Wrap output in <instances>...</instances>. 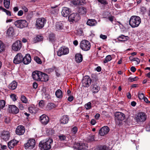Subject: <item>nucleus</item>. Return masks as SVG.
Instances as JSON below:
<instances>
[{
    "instance_id": "2",
    "label": "nucleus",
    "mask_w": 150,
    "mask_h": 150,
    "mask_svg": "<svg viewBox=\"0 0 150 150\" xmlns=\"http://www.w3.org/2000/svg\"><path fill=\"white\" fill-rule=\"evenodd\" d=\"M141 22L140 18L138 16H132L129 20V24L132 28L138 27Z\"/></svg>"
},
{
    "instance_id": "4",
    "label": "nucleus",
    "mask_w": 150,
    "mask_h": 150,
    "mask_svg": "<svg viewBox=\"0 0 150 150\" xmlns=\"http://www.w3.org/2000/svg\"><path fill=\"white\" fill-rule=\"evenodd\" d=\"M90 42L88 40H84L81 41L80 43V47L83 50L87 51L91 48Z\"/></svg>"
},
{
    "instance_id": "41",
    "label": "nucleus",
    "mask_w": 150,
    "mask_h": 150,
    "mask_svg": "<svg viewBox=\"0 0 150 150\" xmlns=\"http://www.w3.org/2000/svg\"><path fill=\"white\" fill-rule=\"evenodd\" d=\"M94 138L95 136L94 134H90L88 137V139L90 142L93 141L95 140Z\"/></svg>"
},
{
    "instance_id": "31",
    "label": "nucleus",
    "mask_w": 150,
    "mask_h": 150,
    "mask_svg": "<svg viewBox=\"0 0 150 150\" xmlns=\"http://www.w3.org/2000/svg\"><path fill=\"white\" fill-rule=\"evenodd\" d=\"M75 60L77 63H80L82 61L83 57L82 55L80 54H77L75 56Z\"/></svg>"
},
{
    "instance_id": "40",
    "label": "nucleus",
    "mask_w": 150,
    "mask_h": 150,
    "mask_svg": "<svg viewBox=\"0 0 150 150\" xmlns=\"http://www.w3.org/2000/svg\"><path fill=\"white\" fill-rule=\"evenodd\" d=\"M5 46L4 44L0 40V53H1L5 50Z\"/></svg>"
},
{
    "instance_id": "48",
    "label": "nucleus",
    "mask_w": 150,
    "mask_h": 150,
    "mask_svg": "<svg viewBox=\"0 0 150 150\" xmlns=\"http://www.w3.org/2000/svg\"><path fill=\"white\" fill-rule=\"evenodd\" d=\"M34 60L38 64H41L42 63L40 59L37 56H35L34 57Z\"/></svg>"
},
{
    "instance_id": "17",
    "label": "nucleus",
    "mask_w": 150,
    "mask_h": 150,
    "mask_svg": "<svg viewBox=\"0 0 150 150\" xmlns=\"http://www.w3.org/2000/svg\"><path fill=\"white\" fill-rule=\"evenodd\" d=\"M42 72L40 71H36L32 73V77L33 79L36 81H40V77Z\"/></svg>"
},
{
    "instance_id": "22",
    "label": "nucleus",
    "mask_w": 150,
    "mask_h": 150,
    "mask_svg": "<svg viewBox=\"0 0 150 150\" xmlns=\"http://www.w3.org/2000/svg\"><path fill=\"white\" fill-rule=\"evenodd\" d=\"M59 10L57 5L51 6L48 9V11L50 13L53 14H57L59 11Z\"/></svg>"
},
{
    "instance_id": "3",
    "label": "nucleus",
    "mask_w": 150,
    "mask_h": 150,
    "mask_svg": "<svg viewBox=\"0 0 150 150\" xmlns=\"http://www.w3.org/2000/svg\"><path fill=\"white\" fill-rule=\"evenodd\" d=\"M115 120L117 125H119L124 120L125 115L123 113L120 112H117L115 113Z\"/></svg>"
},
{
    "instance_id": "15",
    "label": "nucleus",
    "mask_w": 150,
    "mask_h": 150,
    "mask_svg": "<svg viewBox=\"0 0 150 150\" xmlns=\"http://www.w3.org/2000/svg\"><path fill=\"white\" fill-rule=\"evenodd\" d=\"M25 131V128L22 125L18 126L16 130V134L19 135H23L24 134Z\"/></svg>"
},
{
    "instance_id": "64",
    "label": "nucleus",
    "mask_w": 150,
    "mask_h": 150,
    "mask_svg": "<svg viewBox=\"0 0 150 150\" xmlns=\"http://www.w3.org/2000/svg\"><path fill=\"white\" fill-rule=\"evenodd\" d=\"M146 129L147 131H150V124H149L146 126Z\"/></svg>"
},
{
    "instance_id": "10",
    "label": "nucleus",
    "mask_w": 150,
    "mask_h": 150,
    "mask_svg": "<svg viewBox=\"0 0 150 150\" xmlns=\"http://www.w3.org/2000/svg\"><path fill=\"white\" fill-rule=\"evenodd\" d=\"M23 56L20 53L17 54L14 57L13 63L16 64H19L23 62Z\"/></svg>"
},
{
    "instance_id": "61",
    "label": "nucleus",
    "mask_w": 150,
    "mask_h": 150,
    "mask_svg": "<svg viewBox=\"0 0 150 150\" xmlns=\"http://www.w3.org/2000/svg\"><path fill=\"white\" fill-rule=\"evenodd\" d=\"M100 38L103 40H105L107 38V36L106 35L101 34L100 36Z\"/></svg>"
},
{
    "instance_id": "50",
    "label": "nucleus",
    "mask_w": 150,
    "mask_h": 150,
    "mask_svg": "<svg viewBox=\"0 0 150 150\" xmlns=\"http://www.w3.org/2000/svg\"><path fill=\"white\" fill-rule=\"evenodd\" d=\"M5 105V102L4 100H0V108H3Z\"/></svg>"
},
{
    "instance_id": "43",
    "label": "nucleus",
    "mask_w": 150,
    "mask_h": 150,
    "mask_svg": "<svg viewBox=\"0 0 150 150\" xmlns=\"http://www.w3.org/2000/svg\"><path fill=\"white\" fill-rule=\"evenodd\" d=\"M35 108L34 106H30L28 108L30 112L31 113H35Z\"/></svg>"
},
{
    "instance_id": "7",
    "label": "nucleus",
    "mask_w": 150,
    "mask_h": 150,
    "mask_svg": "<svg viewBox=\"0 0 150 150\" xmlns=\"http://www.w3.org/2000/svg\"><path fill=\"white\" fill-rule=\"evenodd\" d=\"M15 24L17 27L21 28L26 27L28 23L25 20H19L15 22Z\"/></svg>"
},
{
    "instance_id": "9",
    "label": "nucleus",
    "mask_w": 150,
    "mask_h": 150,
    "mask_svg": "<svg viewBox=\"0 0 150 150\" xmlns=\"http://www.w3.org/2000/svg\"><path fill=\"white\" fill-rule=\"evenodd\" d=\"M35 144V139H30L28 140L27 142L24 144V146L26 149H32L34 147Z\"/></svg>"
},
{
    "instance_id": "26",
    "label": "nucleus",
    "mask_w": 150,
    "mask_h": 150,
    "mask_svg": "<svg viewBox=\"0 0 150 150\" xmlns=\"http://www.w3.org/2000/svg\"><path fill=\"white\" fill-rule=\"evenodd\" d=\"M100 90V88L98 84L97 83L93 84L92 86V91L93 93H98Z\"/></svg>"
},
{
    "instance_id": "38",
    "label": "nucleus",
    "mask_w": 150,
    "mask_h": 150,
    "mask_svg": "<svg viewBox=\"0 0 150 150\" xmlns=\"http://www.w3.org/2000/svg\"><path fill=\"white\" fill-rule=\"evenodd\" d=\"M13 33V29L12 27L9 28L7 32V34L8 36H11L12 35Z\"/></svg>"
},
{
    "instance_id": "57",
    "label": "nucleus",
    "mask_w": 150,
    "mask_h": 150,
    "mask_svg": "<svg viewBox=\"0 0 150 150\" xmlns=\"http://www.w3.org/2000/svg\"><path fill=\"white\" fill-rule=\"evenodd\" d=\"M7 148L6 145H2L0 144V150H5Z\"/></svg>"
},
{
    "instance_id": "21",
    "label": "nucleus",
    "mask_w": 150,
    "mask_h": 150,
    "mask_svg": "<svg viewBox=\"0 0 150 150\" xmlns=\"http://www.w3.org/2000/svg\"><path fill=\"white\" fill-rule=\"evenodd\" d=\"M71 11V10L67 7H63L61 12V14L64 17H67Z\"/></svg>"
},
{
    "instance_id": "42",
    "label": "nucleus",
    "mask_w": 150,
    "mask_h": 150,
    "mask_svg": "<svg viewBox=\"0 0 150 150\" xmlns=\"http://www.w3.org/2000/svg\"><path fill=\"white\" fill-rule=\"evenodd\" d=\"M47 107L48 109L51 110L55 108V105L54 103H50L48 104Z\"/></svg>"
},
{
    "instance_id": "51",
    "label": "nucleus",
    "mask_w": 150,
    "mask_h": 150,
    "mask_svg": "<svg viewBox=\"0 0 150 150\" xmlns=\"http://www.w3.org/2000/svg\"><path fill=\"white\" fill-rule=\"evenodd\" d=\"M138 97L139 99L142 100L144 98V95L143 93H138Z\"/></svg>"
},
{
    "instance_id": "62",
    "label": "nucleus",
    "mask_w": 150,
    "mask_h": 150,
    "mask_svg": "<svg viewBox=\"0 0 150 150\" xmlns=\"http://www.w3.org/2000/svg\"><path fill=\"white\" fill-rule=\"evenodd\" d=\"M82 146L83 147V150H85L88 149V147L87 146V145L86 144L83 143Z\"/></svg>"
},
{
    "instance_id": "60",
    "label": "nucleus",
    "mask_w": 150,
    "mask_h": 150,
    "mask_svg": "<svg viewBox=\"0 0 150 150\" xmlns=\"http://www.w3.org/2000/svg\"><path fill=\"white\" fill-rule=\"evenodd\" d=\"M108 18L110 21L112 22L114 20V17L112 16H110Z\"/></svg>"
},
{
    "instance_id": "12",
    "label": "nucleus",
    "mask_w": 150,
    "mask_h": 150,
    "mask_svg": "<svg viewBox=\"0 0 150 150\" xmlns=\"http://www.w3.org/2000/svg\"><path fill=\"white\" fill-rule=\"evenodd\" d=\"M80 19L79 15L77 13H73L69 16L68 19L69 21L73 22L77 21Z\"/></svg>"
},
{
    "instance_id": "13",
    "label": "nucleus",
    "mask_w": 150,
    "mask_h": 150,
    "mask_svg": "<svg viewBox=\"0 0 150 150\" xmlns=\"http://www.w3.org/2000/svg\"><path fill=\"white\" fill-rule=\"evenodd\" d=\"M91 80L89 76H85L82 81L83 86L85 87H88L89 86L91 83Z\"/></svg>"
},
{
    "instance_id": "11",
    "label": "nucleus",
    "mask_w": 150,
    "mask_h": 150,
    "mask_svg": "<svg viewBox=\"0 0 150 150\" xmlns=\"http://www.w3.org/2000/svg\"><path fill=\"white\" fill-rule=\"evenodd\" d=\"M10 134L7 130H4L1 133L0 137L1 139L6 141L9 139L10 137Z\"/></svg>"
},
{
    "instance_id": "58",
    "label": "nucleus",
    "mask_w": 150,
    "mask_h": 150,
    "mask_svg": "<svg viewBox=\"0 0 150 150\" xmlns=\"http://www.w3.org/2000/svg\"><path fill=\"white\" fill-rule=\"evenodd\" d=\"M4 12H5L7 15L9 16H11V13L10 11H9L7 10H6V9H4Z\"/></svg>"
},
{
    "instance_id": "45",
    "label": "nucleus",
    "mask_w": 150,
    "mask_h": 150,
    "mask_svg": "<svg viewBox=\"0 0 150 150\" xmlns=\"http://www.w3.org/2000/svg\"><path fill=\"white\" fill-rule=\"evenodd\" d=\"M22 102L25 103H26L28 102V100L24 96H22L21 98Z\"/></svg>"
},
{
    "instance_id": "5",
    "label": "nucleus",
    "mask_w": 150,
    "mask_h": 150,
    "mask_svg": "<svg viewBox=\"0 0 150 150\" xmlns=\"http://www.w3.org/2000/svg\"><path fill=\"white\" fill-rule=\"evenodd\" d=\"M147 117L146 115L143 112H140L137 114L136 117V120L138 123L145 121Z\"/></svg>"
},
{
    "instance_id": "34",
    "label": "nucleus",
    "mask_w": 150,
    "mask_h": 150,
    "mask_svg": "<svg viewBox=\"0 0 150 150\" xmlns=\"http://www.w3.org/2000/svg\"><path fill=\"white\" fill-rule=\"evenodd\" d=\"M78 12L81 14H85L87 12L86 9L83 7H81L78 9Z\"/></svg>"
},
{
    "instance_id": "56",
    "label": "nucleus",
    "mask_w": 150,
    "mask_h": 150,
    "mask_svg": "<svg viewBox=\"0 0 150 150\" xmlns=\"http://www.w3.org/2000/svg\"><path fill=\"white\" fill-rule=\"evenodd\" d=\"M10 97L13 101L16 100V95L14 94H12L11 95Z\"/></svg>"
},
{
    "instance_id": "44",
    "label": "nucleus",
    "mask_w": 150,
    "mask_h": 150,
    "mask_svg": "<svg viewBox=\"0 0 150 150\" xmlns=\"http://www.w3.org/2000/svg\"><path fill=\"white\" fill-rule=\"evenodd\" d=\"M112 59L111 56L110 55L107 56L105 59L104 60L103 62L104 63H107L108 62L110 61Z\"/></svg>"
},
{
    "instance_id": "59",
    "label": "nucleus",
    "mask_w": 150,
    "mask_h": 150,
    "mask_svg": "<svg viewBox=\"0 0 150 150\" xmlns=\"http://www.w3.org/2000/svg\"><path fill=\"white\" fill-rule=\"evenodd\" d=\"M99 150H107L106 146H100L99 148Z\"/></svg>"
},
{
    "instance_id": "54",
    "label": "nucleus",
    "mask_w": 150,
    "mask_h": 150,
    "mask_svg": "<svg viewBox=\"0 0 150 150\" xmlns=\"http://www.w3.org/2000/svg\"><path fill=\"white\" fill-rule=\"evenodd\" d=\"M138 79V78L137 77H135L133 78L129 77V78L128 80L130 82H132L133 81H137V80Z\"/></svg>"
},
{
    "instance_id": "49",
    "label": "nucleus",
    "mask_w": 150,
    "mask_h": 150,
    "mask_svg": "<svg viewBox=\"0 0 150 150\" xmlns=\"http://www.w3.org/2000/svg\"><path fill=\"white\" fill-rule=\"evenodd\" d=\"M55 69V67H53L51 68L46 69V72L48 73H50L52 72Z\"/></svg>"
},
{
    "instance_id": "36",
    "label": "nucleus",
    "mask_w": 150,
    "mask_h": 150,
    "mask_svg": "<svg viewBox=\"0 0 150 150\" xmlns=\"http://www.w3.org/2000/svg\"><path fill=\"white\" fill-rule=\"evenodd\" d=\"M49 41L53 43L55 40L54 35L53 33L50 34L49 36Z\"/></svg>"
},
{
    "instance_id": "29",
    "label": "nucleus",
    "mask_w": 150,
    "mask_h": 150,
    "mask_svg": "<svg viewBox=\"0 0 150 150\" xmlns=\"http://www.w3.org/2000/svg\"><path fill=\"white\" fill-rule=\"evenodd\" d=\"M97 23L96 21L93 19H89L87 22V24L90 26H94Z\"/></svg>"
},
{
    "instance_id": "37",
    "label": "nucleus",
    "mask_w": 150,
    "mask_h": 150,
    "mask_svg": "<svg viewBox=\"0 0 150 150\" xmlns=\"http://www.w3.org/2000/svg\"><path fill=\"white\" fill-rule=\"evenodd\" d=\"M10 3V0H4V4L5 7L7 9H8Z\"/></svg>"
},
{
    "instance_id": "46",
    "label": "nucleus",
    "mask_w": 150,
    "mask_h": 150,
    "mask_svg": "<svg viewBox=\"0 0 150 150\" xmlns=\"http://www.w3.org/2000/svg\"><path fill=\"white\" fill-rule=\"evenodd\" d=\"M78 128L76 127H74L71 129V134H75L77 132Z\"/></svg>"
},
{
    "instance_id": "35",
    "label": "nucleus",
    "mask_w": 150,
    "mask_h": 150,
    "mask_svg": "<svg viewBox=\"0 0 150 150\" xmlns=\"http://www.w3.org/2000/svg\"><path fill=\"white\" fill-rule=\"evenodd\" d=\"M83 143H77L74 145V147L79 150H83Z\"/></svg>"
},
{
    "instance_id": "53",
    "label": "nucleus",
    "mask_w": 150,
    "mask_h": 150,
    "mask_svg": "<svg viewBox=\"0 0 150 150\" xmlns=\"http://www.w3.org/2000/svg\"><path fill=\"white\" fill-rule=\"evenodd\" d=\"M59 139L61 141H64L66 139V137L63 134H61L58 136Z\"/></svg>"
},
{
    "instance_id": "27",
    "label": "nucleus",
    "mask_w": 150,
    "mask_h": 150,
    "mask_svg": "<svg viewBox=\"0 0 150 150\" xmlns=\"http://www.w3.org/2000/svg\"><path fill=\"white\" fill-rule=\"evenodd\" d=\"M18 143V141L14 139L12 140L8 143V146L11 149L13 148Z\"/></svg>"
},
{
    "instance_id": "55",
    "label": "nucleus",
    "mask_w": 150,
    "mask_h": 150,
    "mask_svg": "<svg viewBox=\"0 0 150 150\" xmlns=\"http://www.w3.org/2000/svg\"><path fill=\"white\" fill-rule=\"evenodd\" d=\"M98 1L102 4L103 5H106L108 4V2L106 1L105 0H98Z\"/></svg>"
},
{
    "instance_id": "18",
    "label": "nucleus",
    "mask_w": 150,
    "mask_h": 150,
    "mask_svg": "<svg viewBox=\"0 0 150 150\" xmlns=\"http://www.w3.org/2000/svg\"><path fill=\"white\" fill-rule=\"evenodd\" d=\"M109 128L106 126L102 127L99 130V133L102 136H103L107 134L109 131Z\"/></svg>"
},
{
    "instance_id": "28",
    "label": "nucleus",
    "mask_w": 150,
    "mask_h": 150,
    "mask_svg": "<svg viewBox=\"0 0 150 150\" xmlns=\"http://www.w3.org/2000/svg\"><path fill=\"white\" fill-rule=\"evenodd\" d=\"M17 85V82L14 81L9 85L8 87L10 89L14 90L16 89Z\"/></svg>"
},
{
    "instance_id": "1",
    "label": "nucleus",
    "mask_w": 150,
    "mask_h": 150,
    "mask_svg": "<svg viewBox=\"0 0 150 150\" xmlns=\"http://www.w3.org/2000/svg\"><path fill=\"white\" fill-rule=\"evenodd\" d=\"M52 139H46L45 140L40 142L39 144V146L42 150H47L51 149L53 143Z\"/></svg>"
},
{
    "instance_id": "25",
    "label": "nucleus",
    "mask_w": 150,
    "mask_h": 150,
    "mask_svg": "<svg viewBox=\"0 0 150 150\" xmlns=\"http://www.w3.org/2000/svg\"><path fill=\"white\" fill-rule=\"evenodd\" d=\"M40 81H41L46 82L49 80L48 75L45 73L42 72V74H41L40 77Z\"/></svg>"
},
{
    "instance_id": "19",
    "label": "nucleus",
    "mask_w": 150,
    "mask_h": 150,
    "mask_svg": "<svg viewBox=\"0 0 150 150\" xmlns=\"http://www.w3.org/2000/svg\"><path fill=\"white\" fill-rule=\"evenodd\" d=\"M64 23L59 22L56 23L55 24V29L57 31H63L64 30Z\"/></svg>"
},
{
    "instance_id": "14",
    "label": "nucleus",
    "mask_w": 150,
    "mask_h": 150,
    "mask_svg": "<svg viewBox=\"0 0 150 150\" xmlns=\"http://www.w3.org/2000/svg\"><path fill=\"white\" fill-rule=\"evenodd\" d=\"M22 44L21 41L17 40L13 44L12 48L15 51H17L20 50Z\"/></svg>"
},
{
    "instance_id": "32",
    "label": "nucleus",
    "mask_w": 150,
    "mask_h": 150,
    "mask_svg": "<svg viewBox=\"0 0 150 150\" xmlns=\"http://www.w3.org/2000/svg\"><path fill=\"white\" fill-rule=\"evenodd\" d=\"M55 95L56 97L59 99H61L63 97L62 91L59 89L57 90L55 92Z\"/></svg>"
},
{
    "instance_id": "20",
    "label": "nucleus",
    "mask_w": 150,
    "mask_h": 150,
    "mask_svg": "<svg viewBox=\"0 0 150 150\" xmlns=\"http://www.w3.org/2000/svg\"><path fill=\"white\" fill-rule=\"evenodd\" d=\"M9 112L13 114H16L19 112L18 108L15 105H10L8 108Z\"/></svg>"
},
{
    "instance_id": "33",
    "label": "nucleus",
    "mask_w": 150,
    "mask_h": 150,
    "mask_svg": "<svg viewBox=\"0 0 150 150\" xmlns=\"http://www.w3.org/2000/svg\"><path fill=\"white\" fill-rule=\"evenodd\" d=\"M128 38H129L127 36L121 35L119 36L117 39L118 40L124 41L127 40Z\"/></svg>"
},
{
    "instance_id": "52",
    "label": "nucleus",
    "mask_w": 150,
    "mask_h": 150,
    "mask_svg": "<svg viewBox=\"0 0 150 150\" xmlns=\"http://www.w3.org/2000/svg\"><path fill=\"white\" fill-rule=\"evenodd\" d=\"M39 105L41 108H43L45 105L44 101L42 100H41L39 103Z\"/></svg>"
},
{
    "instance_id": "30",
    "label": "nucleus",
    "mask_w": 150,
    "mask_h": 150,
    "mask_svg": "<svg viewBox=\"0 0 150 150\" xmlns=\"http://www.w3.org/2000/svg\"><path fill=\"white\" fill-rule=\"evenodd\" d=\"M71 3L74 6H80L82 5L83 3V0H73Z\"/></svg>"
},
{
    "instance_id": "39",
    "label": "nucleus",
    "mask_w": 150,
    "mask_h": 150,
    "mask_svg": "<svg viewBox=\"0 0 150 150\" xmlns=\"http://www.w3.org/2000/svg\"><path fill=\"white\" fill-rule=\"evenodd\" d=\"M43 39V37L41 35H37L36 37L34 38V40L35 42H39L41 41Z\"/></svg>"
},
{
    "instance_id": "8",
    "label": "nucleus",
    "mask_w": 150,
    "mask_h": 150,
    "mask_svg": "<svg viewBox=\"0 0 150 150\" xmlns=\"http://www.w3.org/2000/svg\"><path fill=\"white\" fill-rule=\"evenodd\" d=\"M69 51V49L65 47H61L57 52V55L59 56L65 55L68 54Z\"/></svg>"
},
{
    "instance_id": "6",
    "label": "nucleus",
    "mask_w": 150,
    "mask_h": 150,
    "mask_svg": "<svg viewBox=\"0 0 150 150\" xmlns=\"http://www.w3.org/2000/svg\"><path fill=\"white\" fill-rule=\"evenodd\" d=\"M46 19L43 18H39L36 21V26L38 29H41L46 23Z\"/></svg>"
},
{
    "instance_id": "63",
    "label": "nucleus",
    "mask_w": 150,
    "mask_h": 150,
    "mask_svg": "<svg viewBox=\"0 0 150 150\" xmlns=\"http://www.w3.org/2000/svg\"><path fill=\"white\" fill-rule=\"evenodd\" d=\"M74 97L73 96H70L68 98V100L70 101H72L74 99Z\"/></svg>"
},
{
    "instance_id": "16",
    "label": "nucleus",
    "mask_w": 150,
    "mask_h": 150,
    "mask_svg": "<svg viewBox=\"0 0 150 150\" xmlns=\"http://www.w3.org/2000/svg\"><path fill=\"white\" fill-rule=\"evenodd\" d=\"M40 121L44 125H46L49 122V119L48 117L45 115H42L40 117Z\"/></svg>"
},
{
    "instance_id": "47",
    "label": "nucleus",
    "mask_w": 150,
    "mask_h": 150,
    "mask_svg": "<svg viewBox=\"0 0 150 150\" xmlns=\"http://www.w3.org/2000/svg\"><path fill=\"white\" fill-rule=\"evenodd\" d=\"M85 107L86 110H88L91 108V103L90 102H88L85 104Z\"/></svg>"
},
{
    "instance_id": "23",
    "label": "nucleus",
    "mask_w": 150,
    "mask_h": 150,
    "mask_svg": "<svg viewBox=\"0 0 150 150\" xmlns=\"http://www.w3.org/2000/svg\"><path fill=\"white\" fill-rule=\"evenodd\" d=\"M31 59L30 55L27 54L24 57H23V62L25 64H28L31 62Z\"/></svg>"
},
{
    "instance_id": "24",
    "label": "nucleus",
    "mask_w": 150,
    "mask_h": 150,
    "mask_svg": "<svg viewBox=\"0 0 150 150\" xmlns=\"http://www.w3.org/2000/svg\"><path fill=\"white\" fill-rule=\"evenodd\" d=\"M69 118L67 115H64L62 116L60 118V123L62 124H67L69 120Z\"/></svg>"
}]
</instances>
